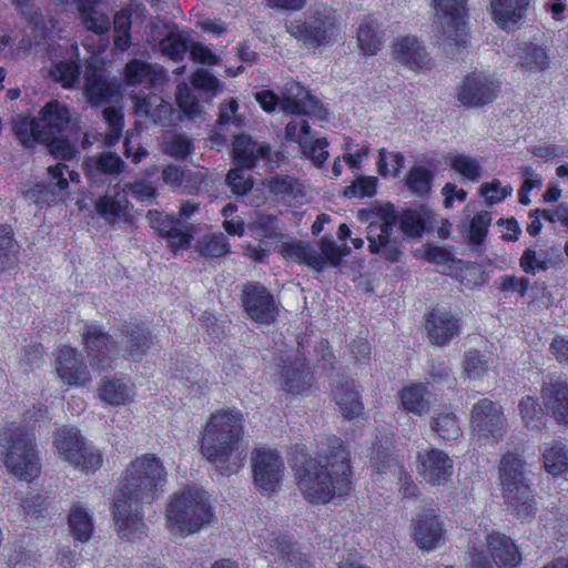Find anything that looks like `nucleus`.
Listing matches in <instances>:
<instances>
[{
	"instance_id": "nucleus-1",
	"label": "nucleus",
	"mask_w": 568,
	"mask_h": 568,
	"mask_svg": "<svg viewBox=\"0 0 568 568\" xmlns=\"http://www.w3.org/2000/svg\"><path fill=\"white\" fill-rule=\"evenodd\" d=\"M349 452L341 438L327 436L317 444L316 458L295 469L296 484L312 503H328L351 489Z\"/></svg>"
},
{
	"instance_id": "nucleus-2",
	"label": "nucleus",
	"mask_w": 568,
	"mask_h": 568,
	"mask_svg": "<svg viewBox=\"0 0 568 568\" xmlns=\"http://www.w3.org/2000/svg\"><path fill=\"white\" fill-rule=\"evenodd\" d=\"M243 414L236 409L215 410L202 430L201 453L222 475L235 474L242 466L246 449Z\"/></svg>"
},
{
	"instance_id": "nucleus-3",
	"label": "nucleus",
	"mask_w": 568,
	"mask_h": 568,
	"mask_svg": "<svg viewBox=\"0 0 568 568\" xmlns=\"http://www.w3.org/2000/svg\"><path fill=\"white\" fill-rule=\"evenodd\" d=\"M523 448L506 452L499 462L498 479L505 503L523 520L535 517L537 501L531 489L530 471L526 469Z\"/></svg>"
},
{
	"instance_id": "nucleus-4",
	"label": "nucleus",
	"mask_w": 568,
	"mask_h": 568,
	"mask_svg": "<svg viewBox=\"0 0 568 568\" xmlns=\"http://www.w3.org/2000/svg\"><path fill=\"white\" fill-rule=\"evenodd\" d=\"M213 517L211 506L199 490H184L170 497L165 526L171 535L186 537L205 528Z\"/></svg>"
},
{
	"instance_id": "nucleus-5",
	"label": "nucleus",
	"mask_w": 568,
	"mask_h": 568,
	"mask_svg": "<svg viewBox=\"0 0 568 568\" xmlns=\"http://www.w3.org/2000/svg\"><path fill=\"white\" fill-rule=\"evenodd\" d=\"M165 483L166 470L160 458L145 454L129 464L118 493L152 504L164 490Z\"/></svg>"
},
{
	"instance_id": "nucleus-6",
	"label": "nucleus",
	"mask_w": 568,
	"mask_h": 568,
	"mask_svg": "<svg viewBox=\"0 0 568 568\" xmlns=\"http://www.w3.org/2000/svg\"><path fill=\"white\" fill-rule=\"evenodd\" d=\"M358 216L362 221L368 222L366 230L369 252L381 255L388 262H398L402 251L399 241L393 236L398 220L394 205L376 204L371 209L361 210Z\"/></svg>"
},
{
	"instance_id": "nucleus-7",
	"label": "nucleus",
	"mask_w": 568,
	"mask_h": 568,
	"mask_svg": "<svg viewBox=\"0 0 568 568\" xmlns=\"http://www.w3.org/2000/svg\"><path fill=\"white\" fill-rule=\"evenodd\" d=\"M1 445L4 448L2 462L9 474L24 481L40 475L39 450L33 435L20 427L11 428L3 434Z\"/></svg>"
},
{
	"instance_id": "nucleus-8",
	"label": "nucleus",
	"mask_w": 568,
	"mask_h": 568,
	"mask_svg": "<svg viewBox=\"0 0 568 568\" xmlns=\"http://www.w3.org/2000/svg\"><path fill=\"white\" fill-rule=\"evenodd\" d=\"M255 100L266 112L274 111L278 105L281 110L290 114L308 115L320 121L327 119V111L323 105L297 82L286 83L281 98L270 90H263L256 92Z\"/></svg>"
},
{
	"instance_id": "nucleus-9",
	"label": "nucleus",
	"mask_w": 568,
	"mask_h": 568,
	"mask_svg": "<svg viewBox=\"0 0 568 568\" xmlns=\"http://www.w3.org/2000/svg\"><path fill=\"white\" fill-rule=\"evenodd\" d=\"M53 444L59 457L84 473H94L102 465L100 450L87 443L75 427L63 426L54 433Z\"/></svg>"
},
{
	"instance_id": "nucleus-10",
	"label": "nucleus",
	"mask_w": 568,
	"mask_h": 568,
	"mask_svg": "<svg viewBox=\"0 0 568 568\" xmlns=\"http://www.w3.org/2000/svg\"><path fill=\"white\" fill-rule=\"evenodd\" d=\"M285 28L294 39L311 49L328 45L339 34L335 16L326 9L316 10L305 19H294Z\"/></svg>"
},
{
	"instance_id": "nucleus-11",
	"label": "nucleus",
	"mask_w": 568,
	"mask_h": 568,
	"mask_svg": "<svg viewBox=\"0 0 568 568\" xmlns=\"http://www.w3.org/2000/svg\"><path fill=\"white\" fill-rule=\"evenodd\" d=\"M447 54L456 55L466 47V1L433 0Z\"/></svg>"
},
{
	"instance_id": "nucleus-12",
	"label": "nucleus",
	"mask_w": 568,
	"mask_h": 568,
	"mask_svg": "<svg viewBox=\"0 0 568 568\" xmlns=\"http://www.w3.org/2000/svg\"><path fill=\"white\" fill-rule=\"evenodd\" d=\"M320 250L310 243L293 242L283 247L285 257L304 263L316 271H322L326 263L338 266L342 256L347 255L349 250L344 245L337 246L332 237L324 236L318 243Z\"/></svg>"
},
{
	"instance_id": "nucleus-13",
	"label": "nucleus",
	"mask_w": 568,
	"mask_h": 568,
	"mask_svg": "<svg viewBox=\"0 0 568 568\" xmlns=\"http://www.w3.org/2000/svg\"><path fill=\"white\" fill-rule=\"evenodd\" d=\"M241 301L244 312L255 323L271 325L276 322L280 313L278 304L261 283L252 282L245 284Z\"/></svg>"
},
{
	"instance_id": "nucleus-14",
	"label": "nucleus",
	"mask_w": 568,
	"mask_h": 568,
	"mask_svg": "<svg viewBox=\"0 0 568 568\" xmlns=\"http://www.w3.org/2000/svg\"><path fill=\"white\" fill-rule=\"evenodd\" d=\"M500 90V84L481 71L468 73L457 89V100L467 108H480L491 103Z\"/></svg>"
},
{
	"instance_id": "nucleus-15",
	"label": "nucleus",
	"mask_w": 568,
	"mask_h": 568,
	"mask_svg": "<svg viewBox=\"0 0 568 568\" xmlns=\"http://www.w3.org/2000/svg\"><path fill=\"white\" fill-rule=\"evenodd\" d=\"M471 423L478 438L484 440L499 442L507 430L501 407L486 398L474 405Z\"/></svg>"
},
{
	"instance_id": "nucleus-16",
	"label": "nucleus",
	"mask_w": 568,
	"mask_h": 568,
	"mask_svg": "<svg viewBox=\"0 0 568 568\" xmlns=\"http://www.w3.org/2000/svg\"><path fill=\"white\" fill-rule=\"evenodd\" d=\"M254 483L265 491H275L283 477L284 464L278 453L270 448H256L252 453Z\"/></svg>"
},
{
	"instance_id": "nucleus-17",
	"label": "nucleus",
	"mask_w": 568,
	"mask_h": 568,
	"mask_svg": "<svg viewBox=\"0 0 568 568\" xmlns=\"http://www.w3.org/2000/svg\"><path fill=\"white\" fill-rule=\"evenodd\" d=\"M148 505L135 498L123 496L118 493L113 505V518L116 532L121 538H131L143 532L145 524L142 508Z\"/></svg>"
},
{
	"instance_id": "nucleus-18",
	"label": "nucleus",
	"mask_w": 568,
	"mask_h": 568,
	"mask_svg": "<svg viewBox=\"0 0 568 568\" xmlns=\"http://www.w3.org/2000/svg\"><path fill=\"white\" fill-rule=\"evenodd\" d=\"M84 94L91 105H102L120 97V85L114 77L98 67H88L84 75Z\"/></svg>"
},
{
	"instance_id": "nucleus-19",
	"label": "nucleus",
	"mask_w": 568,
	"mask_h": 568,
	"mask_svg": "<svg viewBox=\"0 0 568 568\" xmlns=\"http://www.w3.org/2000/svg\"><path fill=\"white\" fill-rule=\"evenodd\" d=\"M232 154L234 162L242 169L253 168L258 160H264L267 165L274 168L281 159V153L272 152L268 144L257 143L243 134L234 138Z\"/></svg>"
},
{
	"instance_id": "nucleus-20",
	"label": "nucleus",
	"mask_w": 568,
	"mask_h": 568,
	"mask_svg": "<svg viewBox=\"0 0 568 568\" xmlns=\"http://www.w3.org/2000/svg\"><path fill=\"white\" fill-rule=\"evenodd\" d=\"M417 462L419 475L430 485H445L453 475V459L438 448L418 453Z\"/></svg>"
},
{
	"instance_id": "nucleus-21",
	"label": "nucleus",
	"mask_w": 568,
	"mask_h": 568,
	"mask_svg": "<svg viewBox=\"0 0 568 568\" xmlns=\"http://www.w3.org/2000/svg\"><path fill=\"white\" fill-rule=\"evenodd\" d=\"M427 337L437 346H445L460 334V320L450 311L436 307L425 321Z\"/></svg>"
},
{
	"instance_id": "nucleus-22",
	"label": "nucleus",
	"mask_w": 568,
	"mask_h": 568,
	"mask_svg": "<svg viewBox=\"0 0 568 568\" xmlns=\"http://www.w3.org/2000/svg\"><path fill=\"white\" fill-rule=\"evenodd\" d=\"M55 369L58 376L70 386L85 387L91 376L77 348L62 346L58 349Z\"/></svg>"
},
{
	"instance_id": "nucleus-23",
	"label": "nucleus",
	"mask_w": 568,
	"mask_h": 568,
	"mask_svg": "<svg viewBox=\"0 0 568 568\" xmlns=\"http://www.w3.org/2000/svg\"><path fill=\"white\" fill-rule=\"evenodd\" d=\"M82 342L92 366L104 368L110 365L111 355L116 353L115 342L111 335L103 332L99 326L90 324L85 325Z\"/></svg>"
},
{
	"instance_id": "nucleus-24",
	"label": "nucleus",
	"mask_w": 568,
	"mask_h": 568,
	"mask_svg": "<svg viewBox=\"0 0 568 568\" xmlns=\"http://www.w3.org/2000/svg\"><path fill=\"white\" fill-rule=\"evenodd\" d=\"M38 120L42 133L40 134L41 140L48 142L69 126L71 113L65 104L53 100L41 109Z\"/></svg>"
},
{
	"instance_id": "nucleus-25",
	"label": "nucleus",
	"mask_w": 568,
	"mask_h": 568,
	"mask_svg": "<svg viewBox=\"0 0 568 568\" xmlns=\"http://www.w3.org/2000/svg\"><path fill=\"white\" fill-rule=\"evenodd\" d=\"M530 0H490L493 21L503 30L515 31L526 16Z\"/></svg>"
},
{
	"instance_id": "nucleus-26",
	"label": "nucleus",
	"mask_w": 568,
	"mask_h": 568,
	"mask_svg": "<svg viewBox=\"0 0 568 568\" xmlns=\"http://www.w3.org/2000/svg\"><path fill=\"white\" fill-rule=\"evenodd\" d=\"M124 80L128 85H141L151 89L162 85L166 75L164 68L160 64L133 59L124 68Z\"/></svg>"
},
{
	"instance_id": "nucleus-27",
	"label": "nucleus",
	"mask_w": 568,
	"mask_h": 568,
	"mask_svg": "<svg viewBox=\"0 0 568 568\" xmlns=\"http://www.w3.org/2000/svg\"><path fill=\"white\" fill-rule=\"evenodd\" d=\"M486 548L497 568H517L521 556L517 546L506 535L491 531L486 535Z\"/></svg>"
},
{
	"instance_id": "nucleus-28",
	"label": "nucleus",
	"mask_w": 568,
	"mask_h": 568,
	"mask_svg": "<svg viewBox=\"0 0 568 568\" xmlns=\"http://www.w3.org/2000/svg\"><path fill=\"white\" fill-rule=\"evenodd\" d=\"M413 531L416 544L425 550L437 548L444 540L443 523L432 510L424 511L418 516Z\"/></svg>"
},
{
	"instance_id": "nucleus-29",
	"label": "nucleus",
	"mask_w": 568,
	"mask_h": 568,
	"mask_svg": "<svg viewBox=\"0 0 568 568\" xmlns=\"http://www.w3.org/2000/svg\"><path fill=\"white\" fill-rule=\"evenodd\" d=\"M394 59L413 69H423L428 64V54L416 37L407 36L397 39L393 44Z\"/></svg>"
},
{
	"instance_id": "nucleus-30",
	"label": "nucleus",
	"mask_w": 568,
	"mask_h": 568,
	"mask_svg": "<svg viewBox=\"0 0 568 568\" xmlns=\"http://www.w3.org/2000/svg\"><path fill=\"white\" fill-rule=\"evenodd\" d=\"M95 211L108 223L130 222V202L125 191L105 194L95 201Z\"/></svg>"
},
{
	"instance_id": "nucleus-31",
	"label": "nucleus",
	"mask_w": 568,
	"mask_h": 568,
	"mask_svg": "<svg viewBox=\"0 0 568 568\" xmlns=\"http://www.w3.org/2000/svg\"><path fill=\"white\" fill-rule=\"evenodd\" d=\"M385 43L382 24L372 16L365 17L357 29V44L365 55H375Z\"/></svg>"
},
{
	"instance_id": "nucleus-32",
	"label": "nucleus",
	"mask_w": 568,
	"mask_h": 568,
	"mask_svg": "<svg viewBox=\"0 0 568 568\" xmlns=\"http://www.w3.org/2000/svg\"><path fill=\"white\" fill-rule=\"evenodd\" d=\"M133 100L136 113L148 115L163 126H169L173 123L174 110L170 102L164 101L158 95L143 98L134 95Z\"/></svg>"
},
{
	"instance_id": "nucleus-33",
	"label": "nucleus",
	"mask_w": 568,
	"mask_h": 568,
	"mask_svg": "<svg viewBox=\"0 0 568 568\" xmlns=\"http://www.w3.org/2000/svg\"><path fill=\"white\" fill-rule=\"evenodd\" d=\"M373 467L377 469L379 473H385L389 468H394V473L399 475V491L404 497L414 496L416 494L417 486L414 484L410 475L404 469V467L394 462L390 454L379 448L376 449L375 455L372 456Z\"/></svg>"
},
{
	"instance_id": "nucleus-34",
	"label": "nucleus",
	"mask_w": 568,
	"mask_h": 568,
	"mask_svg": "<svg viewBox=\"0 0 568 568\" xmlns=\"http://www.w3.org/2000/svg\"><path fill=\"white\" fill-rule=\"evenodd\" d=\"M124 168V161L111 151L89 156L84 161V169L90 180H94L99 174L118 175L123 172Z\"/></svg>"
},
{
	"instance_id": "nucleus-35",
	"label": "nucleus",
	"mask_w": 568,
	"mask_h": 568,
	"mask_svg": "<svg viewBox=\"0 0 568 568\" xmlns=\"http://www.w3.org/2000/svg\"><path fill=\"white\" fill-rule=\"evenodd\" d=\"M518 64L526 72H541L549 68L548 50L536 43H526L518 51Z\"/></svg>"
},
{
	"instance_id": "nucleus-36",
	"label": "nucleus",
	"mask_w": 568,
	"mask_h": 568,
	"mask_svg": "<svg viewBox=\"0 0 568 568\" xmlns=\"http://www.w3.org/2000/svg\"><path fill=\"white\" fill-rule=\"evenodd\" d=\"M274 557L290 565L291 568H308L310 562L304 554L300 551L296 545L287 541L285 538L274 537L268 542V549Z\"/></svg>"
},
{
	"instance_id": "nucleus-37",
	"label": "nucleus",
	"mask_w": 568,
	"mask_h": 568,
	"mask_svg": "<svg viewBox=\"0 0 568 568\" xmlns=\"http://www.w3.org/2000/svg\"><path fill=\"white\" fill-rule=\"evenodd\" d=\"M73 3L78 4L82 22L88 30L98 34H103L109 30L108 18L94 10L91 0H73Z\"/></svg>"
},
{
	"instance_id": "nucleus-38",
	"label": "nucleus",
	"mask_w": 568,
	"mask_h": 568,
	"mask_svg": "<svg viewBox=\"0 0 568 568\" xmlns=\"http://www.w3.org/2000/svg\"><path fill=\"white\" fill-rule=\"evenodd\" d=\"M160 148L164 154L175 159H184L194 150L192 140L182 133H168L163 135Z\"/></svg>"
},
{
	"instance_id": "nucleus-39",
	"label": "nucleus",
	"mask_w": 568,
	"mask_h": 568,
	"mask_svg": "<svg viewBox=\"0 0 568 568\" xmlns=\"http://www.w3.org/2000/svg\"><path fill=\"white\" fill-rule=\"evenodd\" d=\"M17 244L9 225H0V270H11L18 264Z\"/></svg>"
},
{
	"instance_id": "nucleus-40",
	"label": "nucleus",
	"mask_w": 568,
	"mask_h": 568,
	"mask_svg": "<svg viewBox=\"0 0 568 568\" xmlns=\"http://www.w3.org/2000/svg\"><path fill=\"white\" fill-rule=\"evenodd\" d=\"M544 467L547 473L558 476L568 470V455L566 446L555 443L542 453Z\"/></svg>"
},
{
	"instance_id": "nucleus-41",
	"label": "nucleus",
	"mask_w": 568,
	"mask_h": 568,
	"mask_svg": "<svg viewBox=\"0 0 568 568\" xmlns=\"http://www.w3.org/2000/svg\"><path fill=\"white\" fill-rule=\"evenodd\" d=\"M433 179L434 174L430 170L417 165L409 170L406 176V185L416 196L424 197L430 191Z\"/></svg>"
},
{
	"instance_id": "nucleus-42",
	"label": "nucleus",
	"mask_w": 568,
	"mask_h": 568,
	"mask_svg": "<svg viewBox=\"0 0 568 568\" xmlns=\"http://www.w3.org/2000/svg\"><path fill=\"white\" fill-rule=\"evenodd\" d=\"M13 131L17 139L27 148L33 146L36 143H42L40 134H42L38 118L28 119L20 118L14 121Z\"/></svg>"
},
{
	"instance_id": "nucleus-43",
	"label": "nucleus",
	"mask_w": 568,
	"mask_h": 568,
	"mask_svg": "<svg viewBox=\"0 0 568 568\" xmlns=\"http://www.w3.org/2000/svg\"><path fill=\"white\" fill-rule=\"evenodd\" d=\"M38 557V550L29 538L24 544L14 546L8 564L10 568H36Z\"/></svg>"
},
{
	"instance_id": "nucleus-44",
	"label": "nucleus",
	"mask_w": 568,
	"mask_h": 568,
	"mask_svg": "<svg viewBox=\"0 0 568 568\" xmlns=\"http://www.w3.org/2000/svg\"><path fill=\"white\" fill-rule=\"evenodd\" d=\"M69 526L75 540L85 542L91 538L93 531L92 519L81 507H75L71 510Z\"/></svg>"
},
{
	"instance_id": "nucleus-45",
	"label": "nucleus",
	"mask_w": 568,
	"mask_h": 568,
	"mask_svg": "<svg viewBox=\"0 0 568 568\" xmlns=\"http://www.w3.org/2000/svg\"><path fill=\"white\" fill-rule=\"evenodd\" d=\"M102 113L106 124V132L103 143L106 146H113L119 142L123 132V114L121 111L112 106L105 108Z\"/></svg>"
},
{
	"instance_id": "nucleus-46",
	"label": "nucleus",
	"mask_w": 568,
	"mask_h": 568,
	"mask_svg": "<svg viewBox=\"0 0 568 568\" xmlns=\"http://www.w3.org/2000/svg\"><path fill=\"white\" fill-rule=\"evenodd\" d=\"M196 247L201 255L210 257H220L230 251V245L223 233L204 235L197 242Z\"/></svg>"
},
{
	"instance_id": "nucleus-47",
	"label": "nucleus",
	"mask_w": 568,
	"mask_h": 568,
	"mask_svg": "<svg viewBox=\"0 0 568 568\" xmlns=\"http://www.w3.org/2000/svg\"><path fill=\"white\" fill-rule=\"evenodd\" d=\"M64 171H68V166L65 164L59 163L53 166H49L48 172L50 175V192L54 196H59L62 192H64L69 186V181L73 183L80 182V174L75 171H69V180L64 178Z\"/></svg>"
},
{
	"instance_id": "nucleus-48",
	"label": "nucleus",
	"mask_w": 568,
	"mask_h": 568,
	"mask_svg": "<svg viewBox=\"0 0 568 568\" xmlns=\"http://www.w3.org/2000/svg\"><path fill=\"white\" fill-rule=\"evenodd\" d=\"M449 165L460 175L470 180L478 181L483 169L478 161L466 154H454L448 159Z\"/></svg>"
},
{
	"instance_id": "nucleus-49",
	"label": "nucleus",
	"mask_w": 568,
	"mask_h": 568,
	"mask_svg": "<svg viewBox=\"0 0 568 568\" xmlns=\"http://www.w3.org/2000/svg\"><path fill=\"white\" fill-rule=\"evenodd\" d=\"M521 417L528 428L537 429L541 426L544 417V407L539 404V398L527 395L519 403Z\"/></svg>"
},
{
	"instance_id": "nucleus-50",
	"label": "nucleus",
	"mask_w": 568,
	"mask_h": 568,
	"mask_svg": "<svg viewBox=\"0 0 568 568\" xmlns=\"http://www.w3.org/2000/svg\"><path fill=\"white\" fill-rule=\"evenodd\" d=\"M541 397L554 418L568 426V393H544Z\"/></svg>"
},
{
	"instance_id": "nucleus-51",
	"label": "nucleus",
	"mask_w": 568,
	"mask_h": 568,
	"mask_svg": "<svg viewBox=\"0 0 568 568\" xmlns=\"http://www.w3.org/2000/svg\"><path fill=\"white\" fill-rule=\"evenodd\" d=\"M50 74L63 88H72L79 81L80 65L74 61H60L53 64Z\"/></svg>"
},
{
	"instance_id": "nucleus-52",
	"label": "nucleus",
	"mask_w": 568,
	"mask_h": 568,
	"mask_svg": "<svg viewBox=\"0 0 568 568\" xmlns=\"http://www.w3.org/2000/svg\"><path fill=\"white\" fill-rule=\"evenodd\" d=\"M311 126L304 118L292 119L285 126V139L291 142H296L300 149L313 150L307 144V139L311 136Z\"/></svg>"
},
{
	"instance_id": "nucleus-53",
	"label": "nucleus",
	"mask_w": 568,
	"mask_h": 568,
	"mask_svg": "<svg viewBox=\"0 0 568 568\" xmlns=\"http://www.w3.org/2000/svg\"><path fill=\"white\" fill-rule=\"evenodd\" d=\"M176 103L187 118L195 120L201 115L202 106L197 99L191 93V90L186 83H181L178 85Z\"/></svg>"
},
{
	"instance_id": "nucleus-54",
	"label": "nucleus",
	"mask_w": 568,
	"mask_h": 568,
	"mask_svg": "<svg viewBox=\"0 0 568 568\" xmlns=\"http://www.w3.org/2000/svg\"><path fill=\"white\" fill-rule=\"evenodd\" d=\"M152 336L146 328L136 326L128 336L129 356L139 359L152 344Z\"/></svg>"
},
{
	"instance_id": "nucleus-55",
	"label": "nucleus",
	"mask_w": 568,
	"mask_h": 568,
	"mask_svg": "<svg viewBox=\"0 0 568 568\" xmlns=\"http://www.w3.org/2000/svg\"><path fill=\"white\" fill-rule=\"evenodd\" d=\"M433 429L439 437L446 440L457 439L460 435V427L455 414L447 413L437 416L433 423Z\"/></svg>"
},
{
	"instance_id": "nucleus-56",
	"label": "nucleus",
	"mask_w": 568,
	"mask_h": 568,
	"mask_svg": "<svg viewBox=\"0 0 568 568\" xmlns=\"http://www.w3.org/2000/svg\"><path fill=\"white\" fill-rule=\"evenodd\" d=\"M161 52L174 61L182 60L187 50L185 39L175 32H170L159 43Z\"/></svg>"
},
{
	"instance_id": "nucleus-57",
	"label": "nucleus",
	"mask_w": 568,
	"mask_h": 568,
	"mask_svg": "<svg viewBox=\"0 0 568 568\" xmlns=\"http://www.w3.org/2000/svg\"><path fill=\"white\" fill-rule=\"evenodd\" d=\"M22 508L29 525H37L45 516V498L41 495L28 496L22 501Z\"/></svg>"
},
{
	"instance_id": "nucleus-58",
	"label": "nucleus",
	"mask_w": 568,
	"mask_h": 568,
	"mask_svg": "<svg viewBox=\"0 0 568 568\" xmlns=\"http://www.w3.org/2000/svg\"><path fill=\"white\" fill-rule=\"evenodd\" d=\"M336 403L342 415L347 419H354L363 414V403L358 393H337Z\"/></svg>"
},
{
	"instance_id": "nucleus-59",
	"label": "nucleus",
	"mask_w": 568,
	"mask_h": 568,
	"mask_svg": "<svg viewBox=\"0 0 568 568\" xmlns=\"http://www.w3.org/2000/svg\"><path fill=\"white\" fill-rule=\"evenodd\" d=\"M491 222L489 212L477 213L469 222L468 240L473 245H479L484 242L488 226Z\"/></svg>"
},
{
	"instance_id": "nucleus-60",
	"label": "nucleus",
	"mask_w": 568,
	"mask_h": 568,
	"mask_svg": "<svg viewBox=\"0 0 568 568\" xmlns=\"http://www.w3.org/2000/svg\"><path fill=\"white\" fill-rule=\"evenodd\" d=\"M513 187L510 185H501L499 180L484 183L480 186V194L485 197L487 205H494L511 195Z\"/></svg>"
},
{
	"instance_id": "nucleus-61",
	"label": "nucleus",
	"mask_w": 568,
	"mask_h": 568,
	"mask_svg": "<svg viewBox=\"0 0 568 568\" xmlns=\"http://www.w3.org/2000/svg\"><path fill=\"white\" fill-rule=\"evenodd\" d=\"M487 369V359L478 351L470 349L465 354L464 372L468 378H479Z\"/></svg>"
},
{
	"instance_id": "nucleus-62",
	"label": "nucleus",
	"mask_w": 568,
	"mask_h": 568,
	"mask_svg": "<svg viewBox=\"0 0 568 568\" xmlns=\"http://www.w3.org/2000/svg\"><path fill=\"white\" fill-rule=\"evenodd\" d=\"M404 163V156L399 152H387L385 149L379 151L377 170L382 175H396Z\"/></svg>"
},
{
	"instance_id": "nucleus-63",
	"label": "nucleus",
	"mask_w": 568,
	"mask_h": 568,
	"mask_svg": "<svg viewBox=\"0 0 568 568\" xmlns=\"http://www.w3.org/2000/svg\"><path fill=\"white\" fill-rule=\"evenodd\" d=\"M377 179L374 176H361L344 190L346 197L373 196L376 193Z\"/></svg>"
},
{
	"instance_id": "nucleus-64",
	"label": "nucleus",
	"mask_w": 568,
	"mask_h": 568,
	"mask_svg": "<svg viewBox=\"0 0 568 568\" xmlns=\"http://www.w3.org/2000/svg\"><path fill=\"white\" fill-rule=\"evenodd\" d=\"M146 219L151 227L159 232L163 237L174 230V226L181 221L172 214H163L158 210H150L146 214Z\"/></svg>"
}]
</instances>
